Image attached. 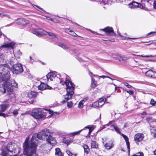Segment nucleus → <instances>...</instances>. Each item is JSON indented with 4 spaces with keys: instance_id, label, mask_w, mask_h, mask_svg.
Returning <instances> with one entry per match:
<instances>
[{
    "instance_id": "f257e3e1",
    "label": "nucleus",
    "mask_w": 156,
    "mask_h": 156,
    "mask_svg": "<svg viewBox=\"0 0 156 156\" xmlns=\"http://www.w3.org/2000/svg\"><path fill=\"white\" fill-rule=\"evenodd\" d=\"M44 140L45 139L48 144L54 146L56 144L55 139L50 135L49 129H45L39 132L36 135H33L31 140L29 142V137H27L23 143V154L27 156H38L36 153L38 142V139Z\"/></svg>"
},
{
    "instance_id": "f03ea898",
    "label": "nucleus",
    "mask_w": 156,
    "mask_h": 156,
    "mask_svg": "<svg viewBox=\"0 0 156 156\" xmlns=\"http://www.w3.org/2000/svg\"><path fill=\"white\" fill-rule=\"evenodd\" d=\"M0 77V81L4 82L2 84V87H0V91L3 94L7 93L9 95L13 94V87H18V84L14 80H12L10 82H8L10 79V72L4 74H1Z\"/></svg>"
},
{
    "instance_id": "7ed1b4c3",
    "label": "nucleus",
    "mask_w": 156,
    "mask_h": 156,
    "mask_svg": "<svg viewBox=\"0 0 156 156\" xmlns=\"http://www.w3.org/2000/svg\"><path fill=\"white\" fill-rule=\"evenodd\" d=\"M46 112L40 108L35 109L33 110L31 113V115L37 120H43L45 119L47 116V114H51V115L55 116L59 114L58 112H53L50 109H44Z\"/></svg>"
},
{
    "instance_id": "20e7f679",
    "label": "nucleus",
    "mask_w": 156,
    "mask_h": 156,
    "mask_svg": "<svg viewBox=\"0 0 156 156\" xmlns=\"http://www.w3.org/2000/svg\"><path fill=\"white\" fill-rule=\"evenodd\" d=\"M65 83L66 86L67 94L64 96L65 100L62 101V103H65L67 101L71 99L74 93L73 91L74 87L72 83L68 80L65 81Z\"/></svg>"
},
{
    "instance_id": "39448f33",
    "label": "nucleus",
    "mask_w": 156,
    "mask_h": 156,
    "mask_svg": "<svg viewBox=\"0 0 156 156\" xmlns=\"http://www.w3.org/2000/svg\"><path fill=\"white\" fill-rule=\"evenodd\" d=\"M7 150L11 152H13L16 154L20 152V149L15 143H9L6 147Z\"/></svg>"
},
{
    "instance_id": "423d86ee",
    "label": "nucleus",
    "mask_w": 156,
    "mask_h": 156,
    "mask_svg": "<svg viewBox=\"0 0 156 156\" xmlns=\"http://www.w3.org/2000/svg\"><path fill=\"white\" fill-rule=\"evenodd\" d=\"M23 71L22 65L20 64H16L12 66V72L14 74H20L23 72Z\"/></svg>"
},
{
    "instance_id": "0eeeda50",
    "label": "nucleus",
    "mask_w": 156,
    "mask_h": 156,
    "mask_svg": "<svg viewBox=\"0 0 156 156\" xmlns=\"http://www.w3.org/2000/svg\"><path fill=\"white\" fill-rule=\"evenodd\" d=\"M10 70L9 66L7 64L0 65V74L8 73Z\"/></svg>"
},
{
    "instance_id": "6e6552de",
    "label": "nucleus",
    "mask_w": 156,
    "mask_h": 156,
    "mask_svg": "<svg viewBox=\"0 0 156 156\" xmlns=\"http://www.w3.org/2000/svg\"><path fill=\"white\" fill-rule=\"evenodd\" d=\"M101 30L105 32L108 36H113L115 35V34L113 31V28L111 27H108Z\"/></svg>"
},
{
    "instance_id": "1a4fd4ad",
    "label": "nucleus",
    "mask_w": 156,
    "mask_h": 156,
    "mask_svg": "<svg viewBox=\"0 0 156 156\" xmlns=\"http://www.w3.org/2000/svg\"><path fill=\"white\" fill-rule=\"evenodd\" d=\"M15 43L13 42L9 43H5L0 46L1 50L3 49L8 48L10 49H13L15 45Z\"/></svg>"
},
{
    "instance_id": "9d476101",
    "label": "nucleus",
    "mask_w": 156,
    "mask_h": 156,
    "mask_svg": "<svg viewBox=\"0 0 156 156\" xmlns=\"http://www.w3.org/2000/svg\"><path fill=\"white\" fill-rule=\"evenodd\" d=\"M144 137V136L143 133H138L135 135L134 140L136 144L138 145V142L143 140Z\"/></svg>"
},
{
    "instance_id": "9b49d317",
    "label": "nucleus",
    "mask_w": 156,
    "mask_h": 156,
    "mask_svg": "<svg viewBox=\"0 0 156 156\" xmlns=\"http://www.w3.org/2000/svg\"><path fill=\"white\" fill-rule=\"evenodd\" d=\"M144 9L148 10L152 7V4L153 1L151 0H144Z\"/></svg>"
},
{
    "instance_id": "f8f14e48",
    "label": "nucleus",
    "mask_w": 156,
    "mask_h": 156,
    "mask_svg": "<svg viewBox=\"0 0 156 156\" xmlns=\"http://www.w3.org/2000/svg\"><path fill=\"white\" fill-rule=\"evenodd\" d=\"M56 74L54 72H50L46 75V78L48 81H53L56 77Z\"/></svg>"
},
{
    "instance_id": "ddd939ff",
    "label": "nucleus",
    "mask_w": 156,
    "mask_h": 156,
    "mask_svg": "<svg viewBox=\"0 0 156 156\" xmlns=\"http://www.w3.org/2000/svg\"><path fill=\"white\" fill-rule=\"evenodd\" d=\"M146 75L149 77L152 78H156V73L151 70H149L145 73Z\"/></svg>"
},
{
    "instance_id": "4468645a",
    "label": "nucleus",
    "mask_w": 156,
    "mask_h": 156,
    "mask_svg": "<svg viewBox=\"0 0 156 156\" xmlns=\"http://www.w3.org/2000/svg\"><path fill=\"white\" fill-rule=\"evenodd\" d=\"M38 89L41 90H44L45 89H50L51 88L47 85L43 83H41V84L38 86Z\"/></svg>"
},
{
    "instance_id": "2eb2a0df",
    "label": "nucleus",
    "mask_w": 156,
    "mask_h": 156,
    "mask_svg": "<svg viewBox=\"0 0 156 156\" xmlns=\"http://www.w3.org/2000/svg\"><path fill=\"white\" fill-rule=\"evenodd\" d=\"M16 21H17V23L18 25H24L27 23V20L25 19L21 18H19L17 19L16 20Z\"/></svg>"
},
{
    "instance_id": "dca6fc26",
    "label": "nucleus",
    "mask_w": 156,
    "mask_h": 156,
    "mask_svg": "<svg viewBox=\"0 0 156 156\" xmlns=\"http://www.w3.org/2000/svg\"><path fill=\"white\" fill-rule=\"evenodd\" d=\"M37 95V93L36 92L31 91L29 92L27 95V97L30 99L35 98Z\"/></svg>"
},
{
    "instance_id": "f3484780",
    "label": "nucleus",
    "mask_w": 156,
    "mask_h": 156,
    "mask_svg": "<svg viewBox=\"0 0 156 156\" xmlns=\"http://www.w3.org/2000/svg\"><path fill=\"white\" fill-rule=\"evenodd\" d=\"M9 105V103L8 102H5L3 104L0 105V107L1 109V111L2 112L5 111L6 108Z\"/></svg>"
},
{
    "instance_id": "a211bd4d",
    "label": "nucleus",
    "mask_w": 156,
    "mask_h": 156,
    "mask_svg": "<svg viewBox=\"0 0 156 156\" xmlns=\"http://www.w3.org/2000/svg\"><path fill=\"white\" fill-rule=\"evenodd\" d=\"M122 136L123 138L124 139L126 143V146H127V147L129 150V151H130V147H129V139L127 136L126 135L124 134H123L121 133L120 134Z\"/></svg>"
},
{
    "instance_id": "6ab92c4d",
    "label": "nucleus",
    "mask_w": 156,
    "mask_h": 156,
    "mask_svg": "<svg viewBox=\"0 0 156 156\" xmlns=\"http://www.w3.org/2000/svg\"><path fill=\"white\" fill-rule=\"evenodd\" d=\"M122 136L123 138L124 139L126 143V146H127V147L129 150V151H130V147H129V139L127 136L126 135L124 134H123L121 133L120 134Z\"/></svg>"
},
{
    "instance_id": "aec40b11",
    "label": "nucleus",
    "mask_w": 156,
    "mask_h": 156,
    "mask_svg": "<svg viewBox=\"0 0 156 156\" xmlns=\"http://www.w3.org/2000/svg\"><path fill=\"white\" fill-rule=\"evenodd\" d=\"M91 148L96 149V152H98L99 149L98 148V145L95 141H92L91 143Z\"/></svg>"
},
{
    "instance_id": "412c9836",
    "label": "nucleus",
    "mask_w": 156,
    "mask_h": 156,
    "mask_svg": "<svg viewBox=\"0 0 156 156\" xmlns=\"http://www.w3.org/2000/svg\"><path fill=\"white\" fill-rule=\"evenodd\" d=\"M55 155L56 156H63V153L58 148L55 149Z\"/></svg>"
},
{
    "instance_id": "4be33fe9",
    "label": "nucleus",
    "mask_w": 156,
    "mask_h": 156,
    "mask_svg": "<svg viewBox=\"0 0 156 156\" xmlns=\"http://www.w3.org/2000/svg\"><path fill=\"white\" fill-rule=\"evenodd\" d=\"M86 128H87L89 129L88 135L89 136L91 134V132L94 130V126L92 125L90 127L89 126H87L85 127L83 129H85Z\"/></svg>"
},
{
    "instance_id": "5701e85b",
    "label": "nucleus",
    "mask_w": 156,
    "mask_h": 156,
    "mask_svg": "<svg viewBox=\"0 0 156 156\" xmlns=\"http://www.w3.org/2000/svg\"><path fill=\"white\" fill-rule=\"evenodd\" d=\"M118 59L120 62L122 63H125L126 61L127 58L125 57L118 56L117 58Z\"/></svg>"
},
{
    "instance_id": "b1692460",
    "label": "nucleus",
    "mask_w": 156,
    "mask_h": 156,
    "mask_svg": "<svg viewBox=\"0 0 156 156\" xmlns=\"http://www.w3.org/2000/svg\"><path fill=\"white\" fill-rule=\"evenodd\" d=\"M137 5H138V3L134 2L132 3H130L129 4V6L130 8H136L137 7Z\"/></svg>"
},
{
    "instance_id": "393cba45",
    "label": "nucleus",
    "mask_w": 156,
    "mask_h": 156,
    "mask_svg": "<svg viewBox=\"0 0 156 156\" xmlns=\"http://www.w3.org/2000/svg\"><path fill=\"white\" fill-rule=\"evenodd\" d=\"M82 147L84 149V152L86 154H88L90 151V149L88 146L87 145L84 144Z\"/></svg>"
},
{
    "instance_id": "a878e982",
    "label": "nucleus",
    "mask_w": 156,
    "mask_h": 156,
    "mask_svg": "<svg viewBox=\"0 0 156 156\" xmlns=\"http://www.w3.org/2000/svg\"><path fill=\"white\" fill-rule=\"evenodd\" d=\"M150 128L152 135L154 137H156V130L152 126H150Z\"/></svg>"
},
{
    "instance_id": "bb28decb",
    "label": "nucleus",
    "mask_w": 156,
    "mask_h": 156,
    "mask_svg": "<svg viewBox=\"0 0 156 156\" xmlns=\"http://www.w3.org/2000/svg\"><path fill=\"white\" fill-rule=\"evenodd\" d=\"M42 31L43 32L44 34L46 35L47 34L49 36L53 38L56 37L55 34L52 33L48 32L44 30H43Z\"/></svg>"
},
{
    "instance_id": "cd10ccee",
    "label": "nucleus",
    "mask_w": 156,
    "mask_h": 156,
    "mask_svg": "<svg viewBox=\"0 0 156 156\" xmlns=\"http://www.w3.org/2000/svg\"><path fill=\"white\" fill-rule=\"evenodd\" d=\"M106 100V99L105 98H100L98 100V102L99 104H101V106L103 105L105 102Z\"/></svg>"
},
{
    "instance_id": "c85d7f7f",
    "label": "nucleus",
    "mask_w": 156,
    "mask_h": 156,
    "mask_svg": "<svg viewBox=\"0 0 156 156\" xmlns=\"http://www.w3.org/2000/svg\"><path fill=\"white\" fill-rule=\"evenodd\" d=\"M105 147L108 149H111L114 146V144H111V145L109 144H105L104 145Z\"/></svg>"
},
{
    "instance_id": "c756f323",
    "label": "nucleus",
    "mask_w": 156,
    "mask_h": 156,
    "mask_svg": "<svg viewBox=\"0 0 156 156\" xmlns=\"http://www.w3.org/2000/svg\"><path fill=\"white\" fill-rule=\"evenodd\" d=\"M58 46L61 47L62 48L64 49H69V47L68 46L62 43L59 44Z\"/></svg>"
},
{
    "instance_id": "7c9ffc66",
    "label": "nucleus",
    "mask_w": 156,
    "mask_h": 156,
    "mask_svg": "<svg viewBox=\"0 0 156 156\" xmlns=\"http://www.w3.org/2000/svg\"><path fill=\"white\" fill-rule=\"evenodd\" d=\"M32 33L33 34H35L38 37H41V33H42L43 34V32L42 33L41 31L38 32L37 30H34L33 31Z\"/></svg>"
},
{
    "instance_id": "2f4dec72",
    "label": "nucleus",
    "mask_w": 156,
    "mask_h": 156,
    "mask_svg": "<svg viewBox=\"0 0 156 156\" xmlns=\"http://www.w3.org/2000/svg\"><path fill=\"white\" fill-rule=\"evenodd\" d=\"M67 32H68V33L76 37L78 36L77 34H76L74 31L72 30H67Z\"/></svg>"
},
{
    "instance_id": "473e14b6",
    "label": "nucleus",
    "mask_w": 156,
    "mask_h": 156,
    "mask_svg": "<svg viewBox=\"0 0 156 156\" xmlns=\"http://www.w3.org/2000/svg\"><path fill=\"white\" fill-rule=\"evenodd\" d=\"M66 152L69 156H77V154H73L69 150H67Z\"/></svg>"
},
{
    "instance_id": "72a5a7b5",
    "label": "nucleus",
    "mask_w": 156,
    "mask_h": 156,
    "mask_svg": "<svg viewBox=\"0 0 156 156\" xmlns=\"http://www.w3.org/2000/svg\"><path fill=\"white\" fill-rule=\"evenodd\" d=\"M84 102V100H82V101H80L78 104V108H82L83 107V104Z\"/></svg>"
},
{
    "instance_id": "f704fd0d",
    "label": "nucleus",
    "mask_w": 156,
    "mask_h": 156,
    "mask_svg": "<svg viewBox=\"0 0 156 156\" xmlns=\"http://www.w3.org/2000/svg\"><path fill=\"white\" fill-rule=\"evenodd\" d=\"M114 122V121L113 120L109 122L106 124L105 125H104L102 128L101 129H100V130H101L103 129H104L105 128V126H110V125L112 124Z\"/></svg>"
},
{
    "instance_id": "c9c22d12",
    "label": "nucleus",
    "mask_w": 156,
    "mask_h": 156,
    "mask_svg": "<svg viewBox=\"0 0 156 156\" xmlns=\"http://www.w3.org/2000/svg\"><path fill=\"white\" fill-rule=\"evenodd\" d=\"M142 2V4L138 3V5H137V7H139L140 8L142 9H144V0H142L141 1Z\"/></svg>"
},
{
    "instance_id": "e433bc0d",
    "label": "nucleus",
    "mask_w": 156,
    "mask_h": 156,
    "mask_svg": "<svg viewBox=\"0 0 156 156\" xmlns=\"http://www.w3.org/2000/svg\"><path fill=\"white\" fill-rule=\"evenodd\" d=\"M22 53L20 52V51L19 50L17 51L15 53V55L18 58H20V56L22 55Z\"/></svg>"
},
{
    "instance_id": "4c0bfd02",
    "label": "nucleus",
    "mask_w": 156,
    "mask_h": 156,
    "mask_svg": "<svg viewBox=\"0 0 156 156\" xmlns=\"http://www.w3.org/2000/svg\"><path fill=\"white\" fill-rule=\"evenodd\" d=\"M115 126V128L114 129L116 132H117L119 134H121V133L120 131V129H119V128L118 127L117 125H116V126Z\"/></svg>"
},
{
    "instance_id": "58836bf2",
    "label": "nucleus",
    "mask_w": 156,
    "mask_h": 156,
    "mask_svg": "<svg viewBox=\"0 0 156 156\" xmlns=\"http://www.w3.org/2000/svg\"><path fill=\"white\" fill-rule=\"evenodd\" d=\"M144 154L142 152H138L132 156H143Z\"/></svg>"
},
{
    "instance_id": "ea45409f",
    "label": "nucleus",
    "mask_w": 156,
    "mask_h": 156,
    "mask_svg": "<svg viewBox=\"0 0 156 156\" xmlns=\"http://www.w3.org/2000/svg\"><path fill=\"white\" fill-rule=\"evenodd\" d=\"M63 142L64 144L68 145L71 142V141L69 140H66L64 139L63 140Z\"/></svg>"
},
{
    "instance_id": "a19ab883",
    "label": "nucleus",
    "mask_w": 156,
    "mask_h": 156,
    "mask_svg": "<svg viewBox=\"0 0 156 156\" xmlns=\"http://www.w3.org/2000/svg\"><path fill=\"white\" fill-rule=\"evenodd\" d=\"M100 104L98 102L96 101L94 102L92 105V106L94 107H97L99 106Z\"/></svg>"
},
{
    "instance_id": "79ce46f5",
    "label": "nucleus",
    "mask_w": 156,
    "mask_h": 156,
    "mask_svg": "<svg viewBox=\"0 0 156 156\" xmlns=\"http://www.w3.org/2000/svg\"><path fill=\"white\" fill-rule=\"evenodd\" d=\"M150 103L151 105L153 106H156V101L153 99H151Z\"/></svg>"
},
{
    "instance_id": "37998d69",
    "label": "nucleus",
    "mask_w": 156,
    "mask_h": 156,
    "mask_svg": "<svg viewBox=\"0 0 156 156\" xmlns=\"http://www.w3.org/2000/svg\"><path fill=\"white\" fill-rule=\"evenodd\" d=\"M83 130V129H81V130H80L79 131H77V132H73V133H71V134L73 136H75V135H77V134H79L80 133L81 131H82Z\"/></svg>"
},
{
    "instance_id": "c03bdc74",
    "label": "nucleus",
    "mask_w": 156,
    "mask_h": 156,
    "mask_svg": "<svg viewBox=\"0 0 156 156\" xmlns=\"http://www.w3.org/2000/svg\"><path fill=\"white\" fill-rule=\"evenodd\" d=\"M14 115L16 116L18 114V110L17 109H15L12 112Z\"/></svg>"
},
{
    "instance_id": "a18cd8bd",
    "label": "nucleus",
    "mask_w": 156,
    "mask_h": 156,
    "mask_svg": "<svg viewBox=\"0 0 156 156\" xmlns=\"http://www.w3.org/2000/svg\"><path fill=\"white\" fill-rule=\"evenodd\" d=\"M73 104L72 101L67 102V106L69 108H71L73 106Z\"/></svg>"
},
{
    "instance_id": "49530a36",
    "label": "nucleus",
    "mask_w": 156,
    "mask_h": 156,
    "mask_svg": "<svg viewBox=\"0 0 156 156\" xmlns=\"http://www.w3.org/2000/svg\"><path fill=\"white\" fill-rule=\"evenodd\" d=\"M124 85L127 87L128 88H130L132 87V86L129 85V83L126 82H125L124 83Z\"/></svg>"
},
{
    "instance_id": "de8ad7c7",
    "label": "nucleus",
    "mask_w": 156,
    "mask_h": 156,
    "mask_svg": "<svg viewBox=\"0 0 156 156\" xmlns=\"http://www.w3.org/2000/svg\"><path fill=\"white\" fill-rule=\"evenodd\" d=\"M116 124H112V125H111V126H110V127L111 128V130H114V129L115 128V126H116Z\"/></svg>"
},
{
    "instance_id": "09e8293b",
    "label": "nucleus",
    "mask_w": 156,
    "mask_h": 156,
    "mask_svg": "<svg viewBox=\"0 0 156 156\" xmlns=\"http://www.w3.org/2000/svg\"><path fill=\"white\" fill-rule=\"evenodd\" d=\"M125 91H126L127 93H128L130 95H133V92L132 90H129L128 91L126 90H125Z\"/></svg>"
},
{
    "instance_id": "8fccbe9b",
    "label": "nucleus",
    "mask_w": 156,
    "mask_h": 156,
    "mask_svg": "<svg viewBox=\"0 0 156 156\" xmlns=\"http://www.w3.org/2000/svg\"><path fill=\"white\" fill-rule=\"evenodd\" d=\"M98 77H99L102 78L108 77V78L110 79L111 80H112V79L111 78H110V77L107 76H104V75H103V76H98Z\"/></svg>"
},
{
    "instance_id": "3c124183",
    "label": "nucleus",
    "mask_w": 156,
    "mask_h": 156,
    "mask_svg": "<svg viewBox=\"0 0 156 156\" xmlns=\"http://www.w3.org/2000/svg\"><path fill=\"white\" fill-rule=\"evenodd\" d=\"M91 86L92 87L94 88L96 86V84L94 83H92Z\"/></svg>"
},
{
    "instance_id": "603ef678",
    "label": "nucleus",
    "mask_w": 156,
    "mask_h": 156,
    "mask_svg": "<svg viewBox=\"0 0 156 156\" xmlns=\"http://www.w3.org/2000/svg\"><path fill=\"white\" fill-rule=\"evenodd\" d=\"M153 6L154 8L156 9V1H154L153 3Z\"/></svg>"
},
{
    "instance_id": "864d4df0",
    "label": "nucleus",
    "mask_w": 156,
    "mask_h": 156,
    "mask_svg": "<svg viewBox=\"0 0 156 156\" xmlns=\"http://www.w3.org/2000/svg\"><path fill=\"white\" fill-rule=\"evenodd\" d=\"M0 116H2L5 117V115L4 113H2L0 112Z\"/></svg>"
},
{
    "instance_id": "5fc2aeb1",
    "label": "nucleus",
    "mask_w": 156,
    "mask_h": 156,
    "mask_svg": "<svg viewBox=\"0 0 156 156\" xmlns=\"http://www.w3.org/2000/svg\"><path fill=\"white\" fill-rule=\"evenodd\" d=\"M134 62H135L137 63H138V65H141V62H138V61H136V60H134Z\"/></svg>"
},
{
    "instance_id": "6e6d98bb",
    "label": "nucleus",
    "mask_w": 156,
    "mask_h": 156,
    "mask_svg": "<svg viewBox=\"0 0 156 156\" xmlns=\"http://www.w3.org/2000/svg\"><path fill=\"white\" fill-rule=\"evenodd\" d=\"M60 83L61 84H62V85H63L65 83V82L64 81L61 80V81H60Z\"/></svg>"
},
{
    "instance_id": "4d7b16f0",
    "label": "nucleus",
    "mask_w": 156,
    "mask_h": 156,
    "mask_svg": "<svg viewBox=\"0 0 156 156\" xmlns=\"http://www.w3.org/2000/svg\"><path fill=\"white\" fill-rule=\"evenodd\" d=\"M119 35L121 37H122V39H128L129 38H128V37H124L123 36H122V35Z\"/></svg>"
},
{
    "instance_id": "13d9d810",
    "label": "nucleus",
    "mask_w": 156,
    "mask_h": 156,
    "mask_svg": "<svg viewBox=\"0 0 156 156\" xmlns=\"http://www.w3.org/2000/svg\"><path fill=\"white\" fill-rule=\"evenodd\" d=\"M35 6H36V7H37V8H39V9H40V10H42V11H43V9L39 7V6H37V5H34Z\"/></svg>"
},
{
    "instance_id": "bf43d9fd",
    "label": "nucleus",
    "mask_w": 156,
    "mask_h": 156,
    "mask_svg": "<svg viewBox=\"0 0 156 156\" xmlns=\"http://www.w3.org/2000/svg\"><path fill=\"white\" fill-rule=\"evenodd\" d=\"M147 113L145 112H143L141 113V115H146Z\"/></svg>"
},
{
    "instance_id": "052dcab7",
    "label": "nucleus",
    "mask_w": 156,
    "mask_h": 156,
    "mask_svg": "<svg viewBox=\"0 0 156 156\" xmlns=\"http://www.w3.org/2000/svg\"><path fill=\"white\" fill-rule=\"evenodd\" d=\"M95 81V79L94 78H92V83H94Z\"/></svg>"
},
{
    "instance_id": "680f3d73",
    "label": "nucleus",
    "mask_w": 156,
    "mask_h": 156,
    "mask_svg": "<svg viewBox=\"0 0 156 156\" xmlns=\"http://www.w3.org/2000/svg\"><path fill=\"white\" fill-rule=\"evenodd\" d=\"M0 15L1 16H6V15L3 13H0Z\"/></svg>"
},
{
    "instance_id": "e2e57ef3",
    "label": "nucleus",
    "mask_w": 156,
    "mask_h": 156,
    "mask_svg": "<svg viewBox=\"0 0 156 156\" xmlns=\"http://www.w3.org/2000/svg\"><path fill=\"white\" fill-rule=\"evenodd\" d=\"M152 55H146V57H152Z\"/></svg>"
},
{
    "instance_id": "0e129e2a",
    "label": "nucleus",
    "mask_w": 156,
    "mask_h": 156,
    "mask_svg": "<svg viewBox=\"0 0 156 156\" xmlns=\"http://www.w3.org/2000/svg\"><path fill=\"white\" fill-rule=\"evenodd\" d=\"M78 59L80 61H83L82 59L81 58H78Z\"/></svg>"
},
{
    "instance_id": "69168bd1",
    "label": "nucleus",
    "mask_w": 156,
    "mask_h": 156,
    "mask_svg": "<svg viewBox=\"0 0 156 156\" xmlns=\"http://www.w3.org/2000/svg\"><path fill=\"white\" fill-rule=\"evenodd\" d=\"M156 33V32H150V33H149L148 34V35H150V34H153V33Z\"/></svg>"
},
{
    "instance_id": "338daca9",
    "label": "nucleus",
    "mask_w": 156,
    "mask_h": 156,
    "mask_svg": "<svg viewBox=\"0 0 156 156\" xmlns=\"http://www.w3.org/2000/svg\"><path fill=\"white\" fill-rule=\"evenodd\" d=\"M154 153L155 155H156V150L154 151Z\"/></svg>"
},
{
    "instance_id": "774afa93",
    "label": "nucleus",
    "mask_w": 156,
    "mask_h": 156,
    "mask_svg": "<svg viewBox=\"0 0 156 156\" xmlns=\"http://www.w3.org/2000/svg\"><path fill=\"white\" fill-rule=\"evenodd\" d=\"M141 56L144 57H146V55H141Z\"/></svg>"
}]
</instances>
